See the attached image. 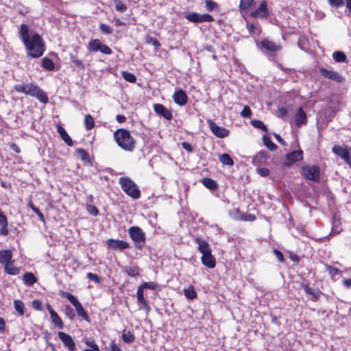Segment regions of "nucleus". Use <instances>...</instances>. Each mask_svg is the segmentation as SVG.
<instances>
[{"label":"nucleus","mask_w":351,"mask_h":351,"mask_svg":"<svg viewBox=\"0 0 351 351\" xmlns=\"http://www.w3.org/2000/svg\"><path fill=\"white\" fill-rule=\"evenodd\" d=\"M20 36L25 46L27 56L37 58L43 56L45 45L40 36L38 34H29L27 25L22 24L20 28Z\"/></svg>","instance_id":"nucleus-1"},{"label":"nucleus","mask_w":351,"mask_h":351,"mask_svg":"<svg viewBox=\"0 0 351 351\" xmlns=\"http://www.w3.org/2000/svg\"><path fill=\"white\" fill-rule=\"evenodd\" d=\"M14 90L18 93H23L35 97L44 104L48 101L47 95L40 88L32 84H17L14 86Z\"/></svg>","instance_id":"nucleus-2"},{"label":"nucleus","mask_w":351,"mask_h":351,"mask_svg":"<svg viewBox=\"0 0 351 351\" xmlns=\"http://www.w3.org/2000/svg\"><path fill=\"white\" fill-rule=\"evenodd\" d=\"M114 136L119 146L124 150L131 152L134 149V140L128 130L119 129L114 132Z\"/></svg>","instance_id":"nucleus-3"},{"label":"nucleus","mask_w":351,"mask_h":351,"mask_svg":"<svg viewBox=\"0 0 351 351\" xmlns=\"http://www.w3.org/2000/svg\"><path fill=\"white\" fill-rule=\"evenodd\" d=\"M119 184L123 191L134 199H138L141 196V191L133 180L128 177L119 178Z\"/></svg>","instance_id":"nucleus-4"},{"label":"nucleus","mask_w":351,"mask_h":351,"mask_svg":"<svg viewBox=\"0 0 351 351\" xmlns=\"http://www.w3.org/2000/svg\"><path fill=\"white\" fill-rule=\"evenodd\" d=\"M304 176L312 181L318 182L319 180L320 172L319 168L316 165H305L302 168Z\"/></svg>","instance_id":"nucleus-5"},{"label":"nucleus","mask_w":351,"mask_h":351,"mask_svg":"<svg viewBox=\"0 0 351 351\" xmlns=\"http://www.w3.org/2000/svg\"><path fill=\"white\" fill-rule=\"evenodd\" d=\"M186 19L193 23L211 22L214 21V18L208 14L189 13L186 15Z\"/></svg>","instance_id":"nucleus-6"},{"label":"nucleus","mask_w":351,"mask_h":351,"mask_svg":"<svg viewBox=\"0 0 351 351\" xmlns=\"http://www.w3.org/2000/svg\"><path fill=\"white\" fill-rule=\"evenodd\" d=\"M128 233L131 239L135 243H145V234L138 226H132L128 230Z\"/></svg>","instance_id":"nucleus-7"},{"label":"nucleus","mask_w":351,"mask_h":351,"mask_svg":"<svg viewBox=\"0 0 351 351\" xmlns=\"http://www.w3.org/2000/svg\"><path fill=\"white\" fill-rule=\"evenodd\" d=\"M207 122L210 130L216 136L219 138H224L228 135L229 131L225 128L217 125L210 119H208Z\"/></svg>","instance_id":"nucleus-8"},{"label":"nucleus","mask_w":351,"mask_h":351,"mask_svg":"<svg viewBox=\"0 0 351 351\" xmlns=\"http://www.w3.org/2000/svg\"><path fill=\"white\" fill-rule=\"evenodd\" d=\"M269 12L265 1H262L258 8L250 13V16L253 18L265 19L267 18Z\"/></svg>","instance_id":"nucleus-9"},{"label":"nucleus","mask_w":351,"mask_h":351,"mask_svg":"<svg viewBox=\"0 0 351 351\" xmlns=\"http://www.w3.org/2000/svg\"><path fill=\"white\" fill-rule=\"evenodd\" d=\"M320 74L326 78L341 82L344 78L338 73L334 71L328 70L324 68L319 69Z\"/></svg>","instance_id":"nucleus-10"},{"label":"nucleus","mask_w":351,"mask_h":351,"mask_svg":"<svg viewBox=\"0 0 351 351\" xmlns=\"http://www.w3.org/2000/svg\"><path fill=\"white\" fill-rule=\"evenodd\" d=\"M58 337L63 344L67 347L70 351H75V343L71 335L63 332H59Z\"/></svg>","instance_id":"nucleus-11"},{"label":"nucleus","mask_w":351,"mask_h":351,"mask_svg":"<svg viewBox=\"0 0 351 351\" xmlns=\"http://www.w3.org/2000/svg\"><path fill=\"white\" fill-rule=\"evenodd\" d=\"M107 244L110 248L115 250H123L130 247L128 242L113 239H109L107 241Z\"/></svg>","instance_id":"nucleus-12"},{"label":"nucleus","mask_w":351,"mask_h":351,"mask_svg":"<svg viewBox=\"0 0 351 351\" xmlns=\"http://www.w3.org/2000/svg\"><path fill=\"white\" fill-rule=\"evenodd\" d=\"M269 157L267 152L261 150L252 158V162L255 166H260L265 164Z\"/></svg>","instance_id":"nucleus-13"},{"label":"nucleus","mask_w":351,"mask_h":351,"mask_svg":"<svg viewBox=\"0 0 351 351\" xmlns=\"http://www.w3.org/2000/svg\"><path fill=\"white\" fill-rule=\"evenodd\" d=\"M155 112L167 120L172 119V114L170 110L166 108L162 104H156L154 106Z\"/></svg>","instance_id":"nucleus-14"},{"label":"nucleus","mask_w":351,"mask_h":351,"mask_svg":"<svg viewBox=\"0 0 351 351\" xmlns=\"http://www.w3.org/2000/svg\"><path fill=\"white\" fill-rule=\"evenodd\" d=\"M332 152L342 158L346 163L349 161V150L335 145L332 148Z\"/></svg>","instance_id":"nucleus-15"},{"label":"nucleus","mask_w":351,"mask_h":351,"mask_svg":"<svg viewBox=\"0 0 351 351\" xmlns=\"http://www.w3.org/2000/svg\"><path fill=\"white\" fill-rule=\"evenodd\" d=\"M173 99L174 102L179 106H184L187 102V95L182 90H178L173 93Z\"/></svg>","instance_id":"nucleus-16"},{"label":"nucleus","mask_w":351,"mask_h":351,"mask_svg":"<svg viewBox=\"0 0 351 351\" xmlns=\"http://www.w3.org/2000/svg\"><path fill=\"white\" fill-rule=\"evenodd\" d=\"M195 241L198 245V250L202 256L211 252L210 245L206 241L197 237L195 238Z\"/></svg>","instance_id":"nucleus-17"},{"label":"nucleus","mask_w":351,"mask_h":351,"mask_svg":"<svg viewBox=\"0 0 351 351\" xmlns=\"http://www.w3.org/2000/svg\"><path fill=\"white\" fill-rule=\"evenodd\" d=\"M195 241L198 245V250L202 256L211 252L210 245L206 241L197 237L195 238Z\"/></svg>","instance_id":"nucleus-18"},{"label":"nucleus","mask_w":351,"mask_h":351,"mask_svg":"<svg viewBox=\"0 0 351 351\" xmlns=\"http://www.w3.org/2000/svg\"><path fill=\"white\" fill-rule=\"evenodd\" d=\"M201 261L204 266L210 269L214 268L216 265L215 258L212 255L211 252L202 255Z\"/></svg>","instance_id":"nucleus-19"},{"label":"nucleus","mask_w":351,"mask_h":351,"mask_svg":"<svg viewBox=\"0 0 351 351\" xmlns=\"http://www.w3.org/2000/svg\"><path fill=\"white\" fill-rule=\"evenodd\" d=\"M306 122V114L302 108H300L295 114V124L297 127L300 128L301 125H305Z\"/></svg>","instance_id":"nucleus-20"},{"label":"nucleus","mask_w":351,"mask_h":351,"mask_svg":"<svg viewBox=\"0 0 351 351\" xmlns=\"http://www.w3.org/2000/svg\"><path fill=\"white\" fill-rule=\"evenodd\" d=\"M261 46L265 49L272 52L278 51L281 49L280 45H277L273 41L269 40L268 39H264L261 42Z\"/></svg>","instance_id":"nucleus-21"},{"label":"nucleus","mask_w":351,"mask_h":351,"mask_svg":"<svg viewBox=\"0 0 351 351\" xmlns=\"http://www.w3.org/2000/svg\"><path fill=\"white\" fill-rule=\"evenodd\" d=\"M57 132L60 135L61 138L69 146L73 145V141L69 136L66 130L61 125H57Z\"/></svg>","instance_id":"nucleus-22"},{"label":"nucleus","mask_w":351,"mask_h":351,"mask_svg":"<svg viewBox=\"0 0 351 351\" xmlns=\"http://www.w3.org/2000/svg\"><path fill=\"white\" fill-rule=\"evenodd\" d=\"M303 152L302 150L293 151L286 156V159L290 163L300 161L302 159Z\"/></svg>","instance_id":"nucleus-23"},{"label":"nucleus","mask_w":351,"mask_h":351,"mask_svg":"<svg viewBox=\"0 0 351 351\" xmlns=\"http://www.w3.org/2000/svg\"><path fill=\"white\" fill-rule=\"evenodd\" d=\"M12 253L10 250H0V263L6 264L12 261Z\"/></svg>","instance_id":"nucleus-24"},{"label":"nucleus","mask_w":351,"mask_h":351,"mask_svg":"<svg viewBox=\"0 0 351 351\" xmlns=\"http://www.w3.org/2000/svg\"><path fill=\"white\" fill-rule=\"evenodd\" d=\"M136 295L138 304H141L147 311H149L150 307L144 298L143 290L141 287L138 288Z\"/></svg>","instance_id":"nucleus-25"},{"label":"nucleus","mask_w":351,"mask_h":351,"mask_svg":"<svg viewBox=\"0 0 351 351\" xmlns=\"http://www.w3.org/2000/svg\"><path fill=\"white\" fill-rule=\"evenodd\" d=\"M51 319L53 324L58 328L62 329L64 326L62 319L55 311H51Z\"/></svg>","instance_id":"nucleus-26"},{"label":"nucleus","mask_w":351,"mask_h":351,"mask_svg":"<svg viewBox=\"0 0 351 351\" xmlns=\"http://www.w3.org/2000/svg\"><path fill=\"white\" fill-rule=\"evenodd\" d=\"M101 43L99 39L91 40L87 47L89 52H97L100 50Z\"/></svg>","instance_id":"nucleus-27"},{"label":"nucleus","mask_w":351,"mask_h":351,"mask_svg":"<svg viewBox=\"0 0 351 351\" xmlns=\"http://www.w3.org/2000/svg\"><path fill=\"white\" fill-rule=\"evenodd\" d=\"M60 295L66 298L75 307L80 303L75 296L69 292L61 291Z\"/></svg>","instance_id":"nucleus-28"},{"label":"nucleus","mask_w":351,"mask_h":351,"mask_svg":"<svg viewBox=\"0 0 351 351\" xmlns=\"http://www.w3.org/2000/svg\"><path fill=\"white\" fill-rule=\"evenodd\" d=\"M254 5V0H241L239 3V10L241 12H247Z\"/></svg>","instance_id":"nucleus-29"},{"label":"nucleus","mask_w":351,"mask_h":351,"mask_svg":"<svg viewBox=\"0 0 351 351\" xmlns=\"http://www.w3.org/2000/svg\"><path fill=\"white\" fill-rule=\"evenodd\" d=\"M5 271L10 275H16L19 273V269L13 265V261H10L4 265Z\"/></svg>","instance_id":"nucleus-30"},{"label":"nucleus","mask_w":351,"mask_h":351,"mask_svg":"<svg viewBox=\"0 0 351 351\" xmlns=\"http://www.w3.org/2000/svg\"><path fill=\"white\" fill-rule=\"evenodd\" d=\"M335 111L330 108H328L327 109H325L322 114H319V119H322V116L324 117L325 120L328 122L332 120V119L335 117Z\"/></svg>","instance_id":"nucleus-31"},{"label":"nucleus","mask_w":351,"mask_h":351,"mask_svg":"<svg viewBox=\"0 0 351 351\" xmlns=\"http://www.w3.org/2000/svg\"><path fill=\"white\" fill-rule=\"evenodd\" d=\"M123 271L128 276L132 277H136L139 275V268L138 266H131L125 267Z\"/></svg>","instance_id":"nucleus-32"},{"label":"nucleus","mask_w":351,"mask_h":351,"mask_svg":"<svg viewBox=\"0 0 351 351\" xmlns=\"http://www.w3.org/2000/svg\"><path fill=\"white\" fill-rule=\"evenodd\" d=\"M23 281L26 285L31 286L36 282V278L32 273L27 272L23 276Z\"/></svg>","instance_id":"nucleus-33"},{"label":"nucleus","mask_w":351,"mask_h":351,"mask_svg":"<svg viewBox=\"0 0 351 351\" xmlns=\"http://www.w3.org/2000/svg\"><path fill=\"white\" fill-rule=\"evenodd\" d=\"M219 161L225 165L232 166L234 165V161L232 158L228 154H223L219 156Z\"/></svg>","instance_id":"nucleus-34"},{"label":"nucleus","mask_w":351,"mask_h":351,"mask_svg":"<svg viewBox=\"0 0 351 351\" xmlns=\"http://www.w3.org/2000/svg\"><path fill=\"white\" fill-rule=\"evenodd\" d=\"M332 58L337 62H346L347 57L342 51H337L332 53Z\"/></svg>","instance_id":"nucleus-35"},{"label":"nucleus","mask_w":351,"mask_h":351,"mask_svg":"<svg viewBox=\"0 0 351 351\" xmlns=\"http://www.w3.org/2000/svg\"><path fill=\"white\" fill-rule=\"evenodd\" d=\"M42 66L43 68L48 71H53L55 68L53 62L50 58L47 57L42 60Z\"/></svg>","instance_id":"nucleus-36"},{"label":"nucleus","mask_w":351,"mask_h":351,"mask_svg":"<svg viewBox=\"0 0 351 351\" xmlns=\"http://www.w3.org/2000/svg\"><path fill=\"white\" fill-rule=\"evenodd\" d=\"M203 184L210 190H215L217 188L216 182L211 178H205L202 180Z\"/></svg>","instance_id":"nucleus-37"},{"label":"nucleus","mask_w":351,"mask_h":351,"mask_svg":"<svg viewBox=\"0 0 351 351\" xmlns=\"http://www.w3.org/2000/svg\"><path fill=\"white\" fill-rule=\"evenodd\" d=\"M122 339L125 343H132L134 341L135 337L130 331L124 330L122 334Z\"/></svg>","instance_id":"nucleus-38"},{"label":"nucleus","mask_w":351,"mask_h":351,"mask_svg":"<svg viewBox=\"0 0 351 351\" xmlns=\"http://www.w3.org/2000/svg\"><path fill=\"white\" fill-rule=\"evenodd\" d=\"M263 141L264 145L268 147L271 151H274L277 149V145L274 144L271 138L267 136H263Z\"/></svg>","instance_id":"nucleus-39"},{"label":"nucleus","mask_w":351,"mask_h":351,"mask_svg":"<svg viewBox=\"0 0 351 351\" xmlns=\"http://www.w3.org/2000/svg\"><path fill=\"white\" fill-rule=\"evenodd\" d=\"M84 125H85V128L87 130H90L94 127L95 122H94L93 117L91 115L86 114L85 116Z\"/></svg>","instance_id":"nucleus-40"},{"label":"nucleus","mask_w":351,"mask_h":351,"mask_svg":"<svg viewBox=\"0 0 351 351\" xmlns=\"http://www.w3.org/2000/svg\"><path fill=\"white\" fill-rule=\"evenodd\" d=\"M230 217L234 220H240L241 221L243 213H241L238 208H233L230 210L228 213Z\"/></svg>","instance_id":"nucleus-41"},{"label":"nucleus","mask_w":351,"mask_h":351,"mask_svg":"<svg viewBox=\"0 0 351 351\" xmlns=\"http://www.w3.org/2000/svg\"><path fill=\"white\" fill-rule=\"evenodd\" d=\"M14 307L20 315H24V303L19 300L14 301Z\"/></svg>","instance_id":"nucleus-42"},{"label":"nucleus","mask_w":351,"mask_h":351,"mask_svg":"<svg viewBox=\"0 0 351 351\" xmlns=\"http://www.w3.org/2000/svg\"><path fill=\"white\" fill-rule=\"evenodd\" d=\"M300 287L304 289V291L306 293L311 295L315 298L318 297L319 292L317 291L314 290L311 287H310L308 285H306L304 283H301Z\"/></svg>","instance_id":"nucleus-43"},{"label":"nucleus","mask_w":351,"mask_h":351,"mask_svg":"<svg viewBox=\"0 0 351 351\" xmlns=\"http://www.w3.org/2000/svg\"><path fill=\"white\" fill-rule=\"evenodd\" d=\"M70 60L73 64H75L77 68L84 70V64L82 60H79L77 57L74 54H70Z\"/></svg>","instance_id":"nucleus-44"},{"label":"nucleus","mask_w":351,"mask_h":351,"mask_svg":"<svg viewBox=\"0 0 351 351\" xmlns=\"http://www.w3.org/2000/svg\"><path fill=\"white\" fill-rule=\"evenodd\" d=\"M121 75L125 80L130 83H134L136 81V76L132 73L123 71Z\"/></svg>","instance_id":"nucleus-45"},{"label":"nucleus","mask_w":351,"mask_h":351,"mask_svg":"<svg viewBox=\"0 0 351 351\" xmlns=\"http://www.w3.org/2000/svg\"><path fill=\"white\" fill-rule=\"evenodd\" d=\"M184 295L186 298L192 300L196 298L197 293L193 287L184 289Z\"/></svg>","instance_id":"nucleus-46"},{"label":"nucleus","mask_w":351,"mask_h":351,"mask_svg":"<svg viewBox=\"0 0 351 351\" xmlns=\"http://www.w3.org/2000/svg\"><path fill=\"white\" fill-rule=\"evenodd\" d=\"M75 308L79 316H81L85 320H88V316L80 303L78 305H77Z\"/></svg>","instance_id":"nucleus-47"},{"label":"nucleus","mask_w":351,"mask_h":351,"mask_svg":"<svg viewBox=\"0 0 351 351\" xmlns=\"http://www.w3.org/2000/svg\"><path fill=\"white\" fill-rule=\"evenodd\" d=\"M99 29L103 34L106 35L111 34L113 32V29L105 23H100Z\"/></svg>","instance_id":"nucleus-48"},{"label":"nucleus","mask_w":351,"mask_h":351,"mask_svg":"<svg viewBox=\"0 0 351 351\" xmlns=\"http://www.w3.org/2000/svg\"><path fill=\"white\" fill-rule=\"evenodd\" d=\"M252 124L254 127L261 129L263 132H267V129L266 125L264 124V123L260 120H254L252 121Z\"/></svg>","instance_id":"nucleus-49"},{"label":"nucleus","mask_w":351,"mask_h":351,"mask_svg":"<svg viewBox=\"0 0 351 351\" xmlns=\"http://www.w3.org/2000/svg\"><path fill=\"white\" fill-rule=\"evenodd\" d=\"M83 342L90 348V349H95V351H99V346L95 343V342L93 340H90L88 339H83Z\"/></svg>","instance_id":"nucleus-50"},{"label":"nucleus","mask_w":351,"mask_h":351,"mask_svg":"<svg viewBox=\"0 0 351 351\" xmlns=\"http://www.w3.org/2000/svg\"><path fill=\"white\" fill-rule=\"evenodd\" d=\"M76 153L82 160H86L88 158V153L82 148L77 149Z\"/></svg>","instance_id":"nucleus-51"},{"label":"nucleus","mask_w":351,"mask_h":351,"mask_svg":"<svg viewBox=\"0 0 351 351\" xmlns=\"http://www.w3.org/2000/svg\"><path fill=\"white\" fill-rule=\"evenodd\" d=\"M326 270L328 271L329 274L331 276H335L336 275L339 274L340 271L337 268L333 267L330 265H325Z\"/></svg>","instance_id":"nucleus-52"},{"label":"nucleus","mask_w":351,"mask_h":351,"mask_svg":"<svg viewBox=\"0 0 351 351\" xmlns=\"http://www.w3.org/2000/svg\"><path fill=\"white\" fill-rule=\"evenodd\" d=\"M330 6L339 8L344 5V0H328Z\"/></svg>","instance_id":"nucleus-53"},{"label":"nucleus","mask_w":351,"mask_h":351,"mask_svg":"<svg viewBox=\"0 0 351 351\" xmlns=\"http://www.w3.org/2000/svg\"><path fill=\"white\" fill-rule=\"evenodd\" d=\"M86 276H87V278L90 280L93 281L95 283H99L100 282L99 277L96 274H93V273L89 272V273L87 274Z\"/></svg>","instance_id":"nucleus-54"},{"label":"nucleus","mask_w":351,"mask_h":351,"mask_svg":"<svg viewBox=\"0 0 351 351\" xmlns=\"http://www.w3.org/2000/svg\"><path fill=\"white\" fill-rule=\"evenodd\" d=\"M115 8L117 11L125 12L127 10V6L125 3L120 1L116 2Z\"/></svg>","instance_id":"nucleus-55"},{"label":"nucleus","mask_w":351,"mask_h":351,"mask_svg":"<svg viewBox=\"0 0 351 351\" xmlns=\"http://www.w3.org/2000/svg\"><path fill=\"white\" fill-rule=\"evenodd\" d=\"M217 5V4L212 0L206 1V8L209 12H211Z\"/></svg>","instance_id":"nucleus-56"},{"label":"nucleus","mask_w":351,"mask_h":351,"mask_svg":"<svg viewBox=\"0 0 351 351\" xmlns=\"http://www.w3.org/2000/svg\"><path fill=\"white\" fill-rule=\"evenodd\" d=\"M99 51L107 55H110L112 53V49L108 46L103 45L102 43L101 45Z\"/></svg>","instance_id":"nucleus-57"},{"label":"nucleus","mask_w":351,"mask_h":351,"mask_svg":"<svg viewBox=\"0 0 351 351\" xmlns=\"http://www.w3.org/2000/svg\"><path fill=\"white\" fill-rule=\"evenodd\" d=\"M252 114V112H251V110L250 108L245 106L243 109L242 110V111L241 112V116L243 117H250V115Z\"/></svg>","instance_id":"nucleus-58"},{"label":"nucleus","mask_w":351,"mask_h":351,"mask_svg":"<svg viewBox=\"0 0 351 351\" xmlns=\"http://www.w3.org/2000/svg\"><path fill=\"white\" fill-rule=\"evenodd\" d=\"M31 208L38 216L40 221L44 222L45 221L44 215L40 211V210L37 207L34 206V205H31Z\"/></svg>","instance_id":"nucleus-59"},{"label":"nucleus","mask_w":351,"mask_h":351,"mask_svg":"<svg viewBox=\"0 0 351 351\" xmlns=\"http://www.w3.org/2000/svg\"><path fill=\"white\" fill-rule=\"evenodd\" d=\"M146 43L149 45H152L156 47H159L160 46V43L154 38L148 37L147 38Z\"/></svg>","instance_id":"nucleus-60"},{"label":"nucleus","mask_w":351,"mask_h":351,"mask_svg":"<svg viewBox=\"0 0 351 351\" xmlns=\"http://www.w3.org/2000/svg\"><path fill=\"white\" fill-rule=\"evenodd\" d=\"M139 287H141L143 290L144 289H155L156 285L154 282H144Z\"/></svg>","instance_id":"nucleus-61"},{"label":"nucleus","mask_w":351,"mask_h":351,"mask_svg":"<svg viewBox=\"0 0 351 351\" xmlns=\"http://www.w3.org/2000/svg\"><path fill=\"white\" fill-rule=\"evenodd\" d=\"M256 171L262 177H266L269 174V170L267 168H258Z\"/></svg>","instance_id":"nucleus-62"},{"label":"nucleus","mask_w":351,"mask_h":351,"mask_svg":"<svg viewBox=\"0 0 351 351\" xmlns=\"http://www.w3.org/2000/svg\"><path fill=\"white\" fill-rule=\"evenodd\" d=\"M32 307L37 311L42 310V303L39 300H34L32 302Z\"/></svg>","instance_id":"nucleus-63"},{"label":"nucleus","mask_w":351,"mask_h":351,"mask_svg":"<svg viewBox=\"0 0 351 351\" xmlns=\"http://www.w3.org/2000/svg\"><path fill=\"white\" fill-rule=\"evenodd\" d=\"M274 253L280 262L282 263L285 261L283 254L280 251L275 249Z\"/></svg>","instance_id":"nucleus-64"}]
</instances>
